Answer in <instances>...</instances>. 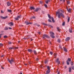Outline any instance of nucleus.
Here are the masks:
<instances>
[{
	"label": "nucleus",
	"instance_id": "nucleus-16",
	"mask_svg": "<svg viewBox=\"0 0 74 74\" xmlns=\"http://www.w3.org/2000/svg\"><path fill=\"white\" fill-rule=\"evenodd\" d=\"M30 8L31 10H34L35 9V8H34V7H30Z\"/></svg>",
	"mask_w": 74,
	"mask_h": 74
},
{
	"label": "nucleus",
	"instance_id": "nucleus-1",
	"mask_svg": "<svg viewBox=\"0 0 74 74\" xmlns=\"http://www.w3.org/2000/svg\"><path fill=\"white\" fill-rule=\"evenodd\" d=\"M58 14V17L59 18H61V16H62V18H64V16L62 13H60L59 12H56V15H57Z\"/></svg>",
	"mask_w": 74,
	"mask_h": 74
},
{
	"label": "nucleus",
	"instance_id": "nucleus-62",
	"mask_svg": "<svg viewBox=\"0 0 74 74\" xmlns=\"http://www.w3.org/2000/svg\"><path fill=\"white\" fill-rule=\"evenodd\" d=\"M20 42H21L20 41H18V43H20Z\"/></svg>",
	"mask_w": 74,
	"mask_h": 74
},
{
	"label": "nucleus",
	"instance_id": "nucleus-53",
	"mask_svg": "<svg viewBox=\"0 0 74 74\" xmlns=\"http://www.w3.org/2000/svg\"><path fill=\"white\" fill-rule=\"evenodd\" d=\"M45 64L47 63V61H45Z\"/></svg>",
	"mask_w": 74,
	"mask_h": 74
},
{
	"label": "nucleus",
	"instance_id": "nucleus-61",
	"mask_svg": "<svg viewBox=\"0 0 74 74\" xmlns=\"http://www.w3.org/2000/svg\"><path fill=\"white\" fill-rule=\"evenodd\" d=\"M3 56H4L3 55H2L1 56V57H3Z\"/></svg>",
	"mask_w": 74,
	"mask_h": 74
},
{
	"label": "nucleus",
	"instance_id": "nucleus-46",
	"mask_svg": "<svg viewBox=\"0 0 74 74\" xmlns=\"http://www.w3.org/2000/svg\"><path fill=\"white\" fill-rule=\"evenodd\" d=\"M40 67L41 68V69H42V65H41L40 66Z\"/></svg>",
	"mask_w": 74,
	"mask_h": 74
},
{
	"label": "nucleus",
	"instance_id": "nucleus-2",
	"mask_svg": "<svg viewBox=\"0 0 74 74\" xmlns=\"http://www.w3.org/2000/svg\"><path fill=\"white\" fill-rule=\"evenodd\" d=\"M48 17L49 19H52V21L53 22H55V20H54V18H53V17H51V16L49 14H48Z\"/></svg>",
	"mask_w": 74,
	"mask_h": 74
},
{
	"label": "nucleus",
	"instance_id": "nucleus-51",
	"mask_svg": "<svg viewBox=\"0 0 74 74\" xmlns=\"http://www.w3.org/2000/svg\"><path fill=\"white\" fill-rule=\"evenodd\" d=\"M36 61H38V58H37L36 59Z\"/></svg>",
	"mask_w": 74,
	"mask_h": 74
},
{
	"label": "nucleus",
	"instance_id": "nucleus-33",
	"mask_svg": "<svg viewBox=\"0 0 74 74\" xmlns=\"http://www.w3.org/2000/svg\"><path fill=\"white\" fill-rule=\"evenodd\" d=\"M38 8H37L36 9L35 11H36V12H38Z\"/></svg>",
	"mask_w": 74,
	"mask_h": 74
},
{
	"label": "nucleus",
	"instance_id": "nucleus-13",
	"mask_svg": "<svg viewBox=\"0 0 74 74\" xmlns=\"http://www.w3.org/2000/svg\"><path fill=\"white\" fill-rule=\"evenodd\" d=\"M69 32L70 33H72V28H70L69 29Z\"/></svg>",
	"mask_w": 74,
	"mask_h": 74
},
{
	"label": "nucleus",
	"instance_id": "nucleus-32",
	"mask_svg": "<svg viewBox=\"0 0 74 74\" xmlns=\"http://www.w3.org/2000/svg\"><path fill=\"white\" fill-rule=\"evenodd\" d=\"M42 25H45V26H47V24H45L44 23H42Z\"/></svg>",
	"mask_w": 74,
	"mask_h": 74
},
{
	"label": "nucleus",
	"instance_id": "nucleus-31",
	"mask_svg": "<svg viewBox=\"0 0 74 74\" xmlns=\"http://www.w3.org/2000/svg\"><path fill=\"white\" fill-rule=\"evenodd\" d=\"M44 6L46 8H47L48 7V6L46 4H45Z\"/></svg>",
	"mask_w": 74,
	"mask_h": 74
},
{
	"label": "nucleus",
	"instance_id": "nucleus-49",
	"mask_svg": "<svg viewBox=\"0 0 74 74\" xmlns=\"http://www.w3.org/2000/svg\"><path fill=\"white\" fill-rule=\"evenodd\" d=\"M40 3V4H42V1H40L39 2Z\"/></svg>",
	"mask_w": 74,
	"mask_h": 74
},
{
	"label": "nucleus",
	"instance_id": "nucleus-60",
	"mask_svg": "<svg viewBox=\"0 0 74 74\" xmlns=\"http://www.w3.org/2000/svg\"><path fill=\"white\" fill-rule=\"evenodd\" d=\"M9 29H11L12 28H11V27H9Z\"/></svg>",
	"mask_w": 74,
	"mask_h": 74
},
{
	"label": "nucleus",
	"instance_id": "nucleus-34",
	"mask_svg": "<svg viewBox=\"0 0 74 74\" xmlns=\"http://www.w3.org/2000/svg\"><path fill=\"white\" fill-rule=\"evenodd\" d=\"M47 69H48V70H50V67H49V66H48Z\"/></svg>",
	"mask_w": 74,
	"mask_h": 74
},
{
	"label": "nucleus",
	"instance_id": "nucleus-36",
	"mask_svg": "<svg viewBox=\"0 0 74 74\" xmlns=\"http://www.w3.org/2000/svg\"><path fill=\"white\" fill-rule=\"evenodd\" d=\"M71 68L73 70H74V66H71Z\"/></svg>",
	"mask_w": 74,
	"mask_h": 74
},
{
	"label": "nucleus",
	"instance_id": "nucleus-45",
	"mask_svg": "<svg viewBox=\"0 0 74 74\" xmlns=\"http://www.w3.org/2000/svg\"><path fill=\"white\" fill-rule=\"evenodd\" d=\"M5 30H8V28L6 27L5 28Z\"/></svg>",
	"mask_w": 74,
	"mask_h": 74
},
{
	"label": "nucleus",
	"instance_id": "nucleus-29",
	"mask_svg": "<svg viewBox=\"0 0 74 74\" xmlns=\"http://www.w3.org/2000/svg\"><path fill=\"white\" fill-rule=\"evenodd\" d=\"M65 25V22H63L62 23V26H64Z\"/></svg>",
	"mask_w": 74,
	"mask_h": 74
},
{
	"label": "nucleus",
	"instance_id": "nucleus-8",
	"mask_svg": "<svg viewBox=\"0 0 74 74\" xmlns=\"http://www.w3.org/2000/svg\"><path fill=\"white\" fill-rule=\"evenodd\" d=\"M56 63H58V64H60V61H59V59L58 58L56 60Z\"/></svg>",
	"mask_w": 74,
	"mask_h": 74
},
{
	"label": "nucleus",
	"instance_id": "nucleus-35",
	"mask_svg": "<svg viewBox=\"0 0 74 74\" xmlns=\"http://www.w3.org/2000/svg\"><path fill=\"white\" fill-rule=\"evenodd\" d=\"M67 3L68 4H69L70 3V1H67Z\"/></svg>",
	"mask_w": 74,
	"mask_h": 74
},
{
	"label": "nucleus",
	"instance_id": "nucleus-47",
	"mask_svg": "<svg viewBox=\"0 0 74 74\" xmlns=\"http://www.w3.org/2000/svg\"><path fill=\"white\" fill-rule=\"evenodd\" d=\"M2 36V34H0V38H1V37Z\"/></svg>",
	"mask_w": 74,
	"mask_h": 74
},
{
	"label": "nucleus",
	"instance_id": "nucleus-26",
	"mask_svg": "<svg viewBox=\"0 0 74 74\" xmlns=\"http://www.w3.org/2000/svg\"><path fill=\"white\" fill-rule=\"evenodd\" d=\"M57 41L58 42H59V43H60V39H58L57 40Z\"/></svg>",
	"mask_w": 74,
	"mask_h": 74
},
{
	"label": "nucleus",
	"instance_id": "nucleus-21",
	"mask_svg": "<svg viewBox=\"0 0 74 74\" xmlns=\"http://www.w3.org/2000/svg\"><path fill=\"white\" fill-rule=\"evenodd\" d=\"M57 29L58 30V32H60L61 29H60L59 27H58L57 28Z\"/></svg>",
	"mask_w": 74,
	"mask_h": 74
},
{
	"label": "nucleus",
	"instance_id": "nucleus-5",
	"mask_svg": "<svg viewBox=\"0 0 74 74\" xmlns=\"http://www.w3.org/2000/svg\"><path fill=\"white\" fill-rule=\"evenodd\" d=\"M14 60H14V59L12 58L11 60H9L8 61V62H10V64H12V62H14Z\"/></svg>",
	"mask_w": 74,
	"mask_h": 74
},
{
	"label": "nucleus",
	"instance_id": "nucleus-27",
	"mask_svg": "<svg viewBox=\"0 0 74 74\" xmlns=\"http://www.w3.org/2000/svg\"><path fill=\"white\" fill-rule=\"evenodd\" d=\"M70 18L69 17L68 18V22H69V21H70Z\"/></svg>",
	"mask_w": 74,
	"mask_h": 74
},
{
	"label": "nucleus",
	"instance_id": "nucleus-50",
	"mask_svg": "<svg viewBox=\"0 0 74 74\" xmlns=\"http://www.w3.org/2000/svg\"><path fill=\"white\" fill-rule=\"evenodd\" d=\"M32 18H34V19H35V18H36V17H35V16H33L32 18Z\"/></svg>",
	"mask_w": 74,
	"mask_h": 74
},
{
	"label": "nucleus",
	"instance_id": "nucleus-22",
	"mask_svg": "<svg viewBox=\"0 0 74 74\" xmlns=\"http://www.w3.org/2000/svg\"><path fill=\"white\" fill-rule=\"evenodd\" d=\"M69 72L70 73L71 72V67H70L69 68Z\"/></svg>",
	"mask_w": 74,
	"mask_h": 74
},
{
	"label": "nucleus",
	"instance_id": "nucleus-57",
	"mask_svg": "<svg viewBox=\"0 0 74 74\" xmlns=\"http://www.w3.org/2000/svg\"><path fill=\"white\" fill-rule=\"evenodd\" d=\"M15 49H18V47H16Z\"/></svg>",
	"mask_w": 74,
	"mask_h": 74
},
{
	"label": "nucleus",
	"instance_id": "nucleus-39",
	"mask_svg": "<svg viewBox=\"0 0 74 74\" xmlns=\"http://www.w3.org/2000/svg\"><path fill=\"white\" fill-rule=\"evenodd\" d=\"M3 45L2 43H0V47H3Z\"/></svg>",
	"mask_w": 74,
	"mask_h": 74
},
{
	"label": "nucleus",
	"instance_id": "nucleus-10",
	"mask_svg": "<svg viewBox=\"0 0 74 74\" xmlns=\"http://www.w3.org/2000/svg\"><path fill=\"white\" fill-rule=\"evenodd\" d=\"M8 25H10V26H14V24L12 22H10L9 23Z\"/></svg>",
	"mask_w": 74,
	"mask_h": 74
},
{
	"label": "nucleus",
	"instance_id": "nucleus-18",
	"mask_svg": "<svg viewBox=\"0 0 74 74\" xmlns=\"http://www.w3.org/2000/svg\"><path fill=\"white\" fill-rule=\"evenodd\" d=\"M71 60V58H69L68 59V60L67 61L69 62H70Z\"/></svg>",
	"mask_w": 74,
	"mask_h": 74
},
{
	"label": "nucleus",
	"instance_id": "nucleus-38",
	"mask_svg": "<svg viewBox=\"0 0 74 74\" xmlns=\"http://www.w3.org/2000/svg\"><path fill=\"white\" fill-rule=\"evenodd\" d=\"M60 1H62V0H60ZM66 0H62L63 2H65Z\"/></svg>",
	"mask_w": 74,
	"mask_h": 74
},
{
	"label": "nucleus",
	"instance_id": "nucleus-9",
	"mask_svg": "<svg viewBox=\"0 0 74 74\" xmlns=\"http://www.w3.org/2000/svg\"><path fill=\"white\" fill-rule=\"evenodd\" d=\"M25 23H26V25H29L30 24L31 25H32V23H30V22L29 23L27 21H25Z\"/></svg>",
	"mask_w": 74,
	"mask_h": 74
},
{
	"label": "nucleus",
	"instance_id": "nucleus-14",
	"mask_svg": "<svg viewBox=\"0 0 74 74\" xmlns=\"http://www.w3.org/2000/svg\"><path fill=\"white\" fill-rule=\"evenodd\" d=\"M28 51L29 52H31V53L33 52V50H32L31 49H28Z\"/></svg>",
	"mask_w": 74,
	"mask_h": 74
},
{
	"label": "nucleus",
	"instance_id": "nucleus-6",
	"mask_svg": "<svg viewBox=\"0 0 74 74\" xmlns=\"http://www.w3.org/2000/svg\"><path fill=\"white\" fill-rule=\"evenodd\" d=\"M21 18V16H17V17L15 18L14 19H15L16 21H18V20L19 19V18Z\"/></svg>",
	"mask_w": 74,
	"mask_h": 74
},
{
	"label": "nucleus",
	"instance_id": "nucleus-3",
	"mask_svg": "<svg viewBox=\"0 0 74 74\" xmlns=\"http://www.w3.org/2000/svg\"><path fill=\"white\" fill-rule=\"evenodd\" d=\"M50 33L51 35V37H52V38H55V36H54L55 34L53 33V32H50Z\"/></svg>",
	"mask_w": 74,
	"mask_h": 74
},
{
	"label": "nucleus",
	"instance_id": "nucleus-11",
	"mask_svg": "<svg viewBox=\"0 0 74 74\" xmlns=\"http://www.w3.org/2000/svg\"><path fill=\"white\" fill-rule=\"evenodd\" d=\"M64 48V51L65 52H67V49H66V48L63 47Z\"/></svg>",
	"mask_w": 74,
	"mask_h": 74
},
{
	"label": "nucleus",
	"instance_id": "nucleus-41",
	"mask_svg": "<svg viewBox=\"0 0 74 74\" xmlns=\"http://www.w3.org/2000/svg\"><path fill=\"white\" fill-rule=\"evenodd\" d=\"M48 22H52L51 20L50 19H48Z\"/></svg>",
	"mask_w": 74,
	"mask_h": 74
},
{
	"label": "nucleus",
	"instance_id": "nucleus-15",
	"mask_svg": "<svg viewBox=\"0 0 74 74\" xmlns=\"http://www.w3.org/2000/svg\"><path fill=\"white\" fill-rule=\"evenodd\" d=\"M49 73H50V70H47L46 71L47 74H49Z\"/></svg>",
	"mask_w": 74,
	"mask_h": 74
},
{
	"label": "nucleus",
	"instance_id": "nucleus-40",
	"mask_svg": "<svg viewBox=\"0 0 74 74\" xmlns=\"http://www.w3.org/2000/svg\"><path fill=\"white\" fill-rule=\"evenodd\" d=\"M50 53L51 55H53V53L51 51L50 52Z\"/></svg>",
	"mask_w": 74,
	"mask_h": 74
},
{
	"label": "nucleus",
	"instance_id": "nucleus-59",
	"mask_svg": "<svg viewBox=\"0 0 74 74\" xmlns=\"http://www.w3.org/2000/svg\"><path fill=\"white\" fill-rule=\"evenodd\" d=\"M49 2H50L51 1L50 0H47Z\"/></svg>",
	"mask_w": 74,
	"mask_h": 74
},
{
	"label": "nucleus",
	"instance_id": "nucleus-28",
	"mask_svg": "<svg viewBox=\"0 0 74 74\" xmlns=\"http://www.w3.org/2000/svg\"><path fill=\"white\" fill-rule=\"evenodd\" d=\"M8 12H12V10H8Z\"/></svg>",
	"mask_w": 74,
	"mask_h": 74
},
{
	"label": "nucleus",
	"instance_id": "nucleus-56",
	"mask_svg": "<svg viewBox=\"0 0 74 74\" xmlns=\"http://www.w3.org/2000/svg\"><path fill=\"white\" fill-rule=\"evenodd\" d=\"M38 34H41V32H38Z\"/></svg>",
	"mask_w": 74,
	"mask_h": 74
},
{
	"label": "nucleus",
	"instance_id": "nucleus-55",
	"mask_svg": "<svg viewBox=\"0 0 74 74\" xmlns=\"http://www.w3.org/2000/svg\"><path fill=\"white\" fill-rule=\"evenodd\" d=\"M4 12H3V11L2 10H1V13H3Z\"/></svg>",
	"mask_w": 74,
	"mask_h": 74
},
{
	"label": "nucleus",
	"instance_id": "nucleus-63",
	"mask_svg": "<svg viewBox=\"0 0 74 74\" xmlns=\"http://www.w3.org/2000/svg\"><path fill=\"white\" fill-rule=\"evenodd\" d=\"M37 26H39V27L40 26V25H38Z\"/></svg>",
	"mask_w": 74,
	"mask_h": 74
},
{
	"label": "nucleus",
	"instance_id": "nucleus-24",
	"mask_svg": "<svg viewBox=\"0 0 74 74\" xmlns=\"http://www.w3.org/2000/svg\"><path fill=\"white\" fill-rule=\"evenodd\" d=\"M9 49H10V50H11V49H15V48L12 47H10L9 48Z\"/></svg>",
	"mask_w": 74,
	"mask_h": 74
},
{
	"label": "nucleus",
	"instance_id": "nucleus-48",
	"mask_svg": "<svg viewBox=\"0 0 74 74\" xmlns=\"http://www.w3.org/2000/svg\"><path fill=\"white\" fill-rule=\"evenodd\" d=\"M49 27H52V28L53 27H52V26L51 25H49Z\"/></svg>",
	"mask_w": 74,
	"mask_h": 74
},
{
	"label": "nucleus",
	"instance_id": "nucleus-54",
	"mask_svg": "<svg viewBox=\"0 0 74 74\" xmlns=\"http://www.w3.org/2000/svg\"><path fill=\"white\" fill-rule=\"evenodd\" d=\"M66 68H67V66H65L64 67V68L65 69H66Z\"/></svg>",
	"mask_w": 74,
	"mask_h": 74
},
{
	"label": "nucleus",
	"instance_id": "nucleus-52",
	"mask_svg": "<svg viewBox=\"0 0 74 74\" xmlns=\"http://www.w3.org/2000/svg\"><path fill=\"white\" fill-rule=\"evenodd\" d=\"M23 39H24V40H26V39H27V38H23Z\"/></svg>",
	"mask_w": 74,
	"mask_h": 74
},
{
	"label": "nucleus",
	"instance_id": "nucleus-12",
	"mask_svg": "<svg viewBox=\"0 0 74 74\" xmlns=\"http://www.w3.org/2000/svg\"><path fill=\"white\" fill-rule=\"evenodd\" d=\"M70 38L69 37H67L66 39V41H69L70 40Z\"/></svg>",
	"mask_w": 74,
	"mask_h": 74
},
{
	"label": "nucleus",
	"instance_id": "nucleus-30",
	"mask_svg": "<svg viewBox=\"0 0 74 74\" xmlns=\"http://www.w3.org/2000/svg\"><path fill=\"white\" fill-rule=\"evenodd\" d=\"M54 56H55V58H56V57L57 56V55L56 54V53H54Z\"/></svg>",
	"mask_w": 74,
	"mask_h": 74
},
{
	"label": "nucleus",
	"instance_id": "nucleus-37",
	"mask_svg": "<svg viewBox=\"0 0 74 74\" xmlns=\"http://www.w3.org/2000/svg\"><path fill=\"white\" fill-rule=\"evenodd\" d=\"M3 38H7V36L5 35L4 36Z\"/></svg>",
	"mask_w": 74,
	"mask_h": 74
},
{
	"label": "nucleus",
	"instance_id": "nucleus-17",
	"mask_svg": "<svg viewBox=\"0 0 74 74\" xmlns=\"http://www.w3.org/2000/svg\"><path fill=\"white\" fill-rule=\"evenodd\" d=\"M67 10L69 12H71V8H70L69 9H68V8H67Z\"/></svg>",
	"mask_w": 74,
	"mask_h": 74
},
{
	"label": "nucleus",
	"instance_id": "nucleus-64",
	"mask_svg": "<svg viewBox=\"0 0 74 74\" xmlns=\"http://www.w3.org/2000/svg\"><path fill=\"white\" fill-rule=\"evenodd\" d=\"M60 74V72H58V74Z\"/></svg>",
	"mask_w": 74,
	"mask_h": 74
},
{
	"label": "nucleus",
	"instance_id": "nucleus-4",
	"mask_svg": "<svg viewBox=\"0 0 74 74\" xmlns=\"http://www.w3.org/2000/svg\"><path fill=\"white\" fill-rule=\"evenodd\" d=\"M42 37L43 38H45V37H46V38H50L49 36H48V35L46 34H44Z\"/></svg>",
	"mask_w": 74,
	"mask_h": 74
},
{
	"label": "nucleus",
	"instance_id": "nucleus-42",
	"mask_svg": "<svg viewBox=\"0 0 74 74\" xmlns=\"http://www.w3.org/2000/svg\"><path fill=\"white\" fill-rule=\"evenodd\" d=\"M59 48H60L61 49H62V48L61 46H60V45L59 46Z\"/></svg>",
	"mask_w": 74,
	"mask_h": 74
},
{
	"label": "nucleus",
	"instance_id": "nucleus-20",
	"mask_svg": "<svg viewBox=\"0 0 74 74\" xmlns=\"http://www.w3.org/2000/svg\"><path fill=\"white\" fill-rule=\"evenodd\" d=\"M66 64L67 65H69L70 64V62L68 61H66Z\"/></svg>",
	"mask_w": 74,
	"mask_h": 74
},
{
	"label": "nucleus",
	"instance_id": "nucleus-7",
	"mask_svg": "<svg viewBox=\"0 0 74 74\" xmlns=\"http://www.w3.org/2000/svg\"><path fill=\"white\" fill-rule=\"evenodd\" d=\"M0 18H1L2 19H7V18H8V16H7L4 17L2 16H1Z\"/></svg>",
	"mask_w": 74,
	"mask_h": 74
},
{
	"label": "nucleus",
	"instance_id": "nucleus-43",
	"mask_svg": "<svg viewBox=\"0 0 74 74\" xmlns=\"http://www.w3.org/2000/svg\"><path fill=\"white\" fill-rule=\"evenodd\" d=\"M8 44H12V42H8Z\"/></svg>",
	"mask_w": 74,
	"mask_h": 74
},
{
	"label": "nucleus",
	"instance_id": "nucleus-58",
	"mask_svg": "<svg viewBox=\"0 0 74 74\" xmlns=\"http://www.w3.org/2000/svg\"><path fill=\"white\" fill-rule=\"evenodd\" d=\"M2 69H4V67H3V66H2L1 67Z\"/></svg>",
	"mask_w": 74,
	"mask_h": 74
},
{
	"label": "nucleus",
	"instance_id": "nucleus-19",
	"mask_svg": "<svg viewBox=\"0 0 74 74\" xmlns=\"http://www.w3.org/2000/svg\"><path fill=\"white\" fill-rule=\"evenodd\" d=\"M7 4L8 6H10L11 5V3L9 2H7Z\"/></svg>",
	"mask_w": 74,
	"mask_h": 74
},
{
	"label": "nucleus",
	"instance_id": "nucleus-23",
	"mask_svg": "<svg viewBox=\"0 0 74 74\" xmlns=\"http://www.w3.org/2000/svg\"><path fill=\"white\" fill-rule=\"evenodd\" d=\"M34 52L35 55H37V52H36V50L34 51Z\"/></svg>",
	"mask_w": 74,
	"mask_h": 74
},
{
	"label": "nucleus",
	"instance_id": "nucleus-25",
	"mask_svg": "<svg viewBox=\"0 0 74 74\" xmlns=\"http://www.w3.org/2000/svg\"><path fill=\"white\" fill-rule=\"evenodd\" d=\"M74 63V62H73V61H71V65H72V66H73V64H74V63Z\"/></svg>",
	"mask_w": 74,
	"mask_h": 74
},
{
	"label": "nucleus",
	"instance_id": "nucleus-44",
	"mask_svg": "<svg viewBox=\"0 0 74 74\" xmlns=\"http://www.w3.org/2000/svg\"><path fill=\"white\" fill-rule=\"evenodd\" d=\"M48 2H49V1H45V3H46V4H48Z\"/></svg>",
	"mask_w": 74,
	"mask_h": 74
}]
</instances>
